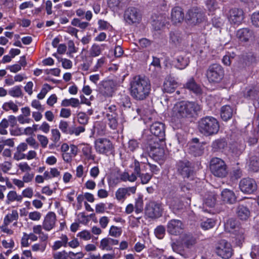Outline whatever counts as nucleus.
I'll list each match as a JSON object with an SVG mask.
<instances>
[{
  "label": "nucleus",
  "mask_w": 259,
  "mask_h": 259,
  "mask_svg": "<svg viewBox=\"0 0 259 259\" xmlns=\"http://www.w3.org/2000/svg\"><path fill=\"white\" fill-rule=\"evenodd\" d=\"M113 148L110 141L106 138H99L95 141L96 151L100 154H105L109 152Z\"/></svg>",
  "instance_id": "obj_12"
},
{
  "label": "nucleus",
  "mask_w": 259,
  "mask_h": 259,
  "mask_svg": "<svg viewBox=\"0 0 259 259\" xmlns=\"http://www.w3.org/2000/svg\"><path fill=\"white\" fill-rule=\"evenodd\" d=\"M12 168V163L10 161H5L0 163V170L5 174L8 173Z\"/></svg>",
  "instance_id": "obj_49"
},
{
  "label": "nucleus",
  "mask_w": 259,
  "mask_h": 259,
  "mask_svg": "<svg viewBox=\"0 0 259 259\" xmlns=\"http://www.w3.org/2000/svg\"><path fill=\"white\" fill-rule=\"evenodd\" d=\"M184 229V225L182 222L176 219L169 221L167 225V231L169 234L173 235H178L181 234Z\"/></svg>",
  "instance_id": "obj_13"
},
{
  "label": "nucleus",
  "mask_w": 259,
  "mask_h": 259,
  "mask_svg": "<svg viewBox=\"0 0 259 259\" xmlns=\"http://www.w3.org/2000/svg\"><path fill=\"white\" fill-rule=\"evenodd\" d=\"M206 6L209 12L212 13L217 8L218 4L215 0H207L206 2Z\"/></svg>",
  "instance_id": "obj_56"
},
{
  "label": "nucleus",
  "mask_w": 259,
  "mask_h": 259,
  "mask_svg": "<svg viewBox=\"0 0 259 259\" xmlns=\"http://www.w3.org/2000/svg\"><path fill=\"white\" fill-rule=\"evenodd\" d=\"M122 230L121 227H118L115 226H111L109 230V235L118 238L120 237L122 234Z\"/></svg>",
  "instance_id": "obj_43"
},
{
  "label": "nucleus",
  "mask_w": 259,
  "mask_h": 259,
  "mask_svg": "<svg viewBox=\"0 0 259 259\" xmlns=\"http://www.w3.org/2000/svg\"><path fill=\"white\" fill-rule=\"evenodd\" d=\"M189 62L187 58L180 56L177 58L176 66L179 69H183L188 66Z\"/></svg>",
  "instance_id": "obj_39"
},
{
  "label": "nucleus",
  "mask_w": 259,
  "mask_h": 259,
  "mask_svg": "<svg viewBox=\"0 0 259 259\" xmlns=\"http://www.w3.org/2000/svg\"><path fill=\"white\" fill-rule=\"evenodd\" d=\"M236 221L234 219H230L226 222L225 226L226 229H228L229 232H231V230L236 228Z\"/></svg>",
  "instance_id": "obj_63"
},
{
  "label": "nucleus",
  "mask_w": 259,
  "mask_h": 259,
  "mask_svg": "<svg viewBox=\"0 0 259 259\" xmlns=\"http://www.w3.org/2000/svg\"><path fill=\"white\" fill-rule=\"evenodd\" d=\"M87 100V98H81L80 102L76 98H70L69 99H65L62 101V106L65 107L71 106L73 107H76L80 103H85L88 105H89V102H86Z\"/></svg>",
  "instance_id": "obj_25"
},
{
  "label": "nucleus",
  "mask_w": 259,
  "mask_h": 259,
  "mask_svg": "<svg viewBox=\"0 0 259 259\" xmlns=\"http://www.w3.org/2000/svg\"><path fill=\"white\" fill-rule=\"evenodd\" d=\"M239 188L243 193L251 194L256 191L257 185L253 179L246 178L240 181Z\"/></svg>",
  "instance_id": "obj_9"
},
{
  "label": "nucleus",
  "mask_w": 259,
  "mask_h": 259,
  "mask_svg": "<svg viewBox=\"0 0 259 259\" xmlns=\"http://www.w3.org/2000/svg\"><path fill=\"white\" fill-rule=\"evenodd\" d=\"M78 122L82 125H85L88 122V117L86 114L80 112L77 115Z\"/></svg>",
  "instance_id": "obj_62"
},
{
  "label": "nucleus",
  "mask_w": 259,
  "mask_h": 259,
  "mask_svg": "<svg viewBox=\"0 0 259 259\" xmlns=\"http://www.w3.org/2000/svg\"><path fill=\"white\" fill-rule=\"evenodd\" d=\"M41 218V213L37 211H33L28 213V218L33 221H38Z\"/></svg>",
  "instance_id": "obj_58"
},
{
  "label": "nucleus",
  "mask_w": 259,
  "mask_h": 259,
  "mask_svg": "<svg viewBox=\"0 0 259 259\" xmlns=\"http://www.w3.org/2000/svg\"><path fill=\"white\" fill-rule=\"evenodd\" d=\"M19 218L18 212L16 210H12L11 212L8 213L4 218V222L6 224H10L13 221H17Z\"/></svg>",
  "instance_id": "obj_32"
},
{
  "label": "nucleus",
  "mask_w": 259,
  "mask_h": 259,
  "mask_svg": "<svg viewBox=\"0 0 259 259\" xmlns=\"http://www.w3.org/2000/svg\"><path fill=\"white\" fill-rule=\"evenodd\" d=\"M60 240L54 242L52 248L53 250H57L62 247H66L68 244V238L65 234H61Z\"/></svg>",
  "instance_id": "obj_28"
},
{
  "label": "nucleus",
  "mask_w": 259,
  "mask_h": 259,
  "mask_svg": "<svg viewBox=\"0 0 259 259\" xmlns=\"http://www.w3.org/2000/svg\"><path fill=\"white\" fill-rule=\"evenodd\" d=\"M182 40L181 34L177 32H171L169 35V41L175 46L179 45Z\"/></svg>",
  "instance_id": "obj_37"
},
{
  "label": "nucleus",
  "mask_w": 259,
  "mask_h": 259,
  "mask_svg": "<svg viewBox=\"0 0 259 259\" xmlns=\"http://www.w3.org/2000/svg\"><path fill=\"white\" fill-rule=\"evenodd\" d=\"M171 246L174 252L180 254L184 258H188L189 257V253H187L180 244L174 242L171 244Z\"/></svg>",
  "instance_id": "obj_33"
},
{
  "label": "nucleus",
  "mask_w": 259,
  "mask_h": 259,
  "mask_svg": "<svg viewBox=\"0 0 259 259\" xmlns=\"http://www.w3.org/2000/svg\"><path fill=\"white\" fill-rule=\"evenodd\" d=\"M139 147V142L134 139L130 140L128 143V149L131 151L134 152Z\"/></svg>",
  "instance_id": "obj_60"
},
{
  "label": "nucleus",
  "mask_w": 259,
  "mask_h": 259,
  "mask_svg": "<svg viewBox=\"0 0 259 259\" xmlns=\"http://www.w3.org/2000/svg\"><path fill=\"white\" fill-rule=\"evenodd\" d=\"M202 109V106L193 102L182 101L175 104L172 117L180 121L194 117Z\"/></svg>",
  "instance_id": "obj_1"
},
{
  "label": "nucleus",
  "mask_w": 259,
  "mask_h": 259,
  "mask_svg": "<svg viewBox=\"0 0 259 259\" xmlns=\"http://www.w3.org/2000/svg\"><path fill=\"white\" fill-rule=\"evenodd\" d=\"M119 243V241L110 237L104 238L100 241L99 248L102 250L111 251L113 249V246Z\"/></svg>",
  "instance_id": "obj_19"
},
{
  "label": "nucleus",
  "mask_w": 259,
  "mask_h": 259,
  "mask_svg": "<svg viewBox=\"0 0 259 259\" xmlns=\"http://www.w3.org/2000/svg\"><path fill=\"white\" fill-rule=\"evenodd\" d=\"M205 20V13L200 8L193 7L189 9L186 15L187 24L192 26L199 25Z\"/></svg>",
  "instance_id": "obj_4"
},
{
  "label": "nucleus",
  "mask_w": 259,
  "mask_h": 259,
  "mask_svg": "<svg viewBox=\"0 0 259 259\" xmlns=\"http://www.w3.org/2000/svg\"><path fill=\"white\" fill-rule=\"evenodd\" d=\"M83 155L89 160H94L95 156L92 154V148L89 145H84L82 149Z\"/></svg>",
  "instance_id": "obj_45"
},
{
  "label": "nucleus",
  "mask_w": 259,
  "mask_h": 259,
  "mask_svg": "<svg viewBox=\"0 0 259 259\" xmlns=\"http://www.w3.org/2000/svg\"><path fill=\"white\" fill-rule=\"evenodd\" d=\"M99 30H107L112 28L111 25L107 21L99 20L98 21Z\"/></svg>",
  "instance_id": "obj_61"
},
{
  "label": "nucleus",
  "mask_w": 259,
  "mask_h": 259,
  "mask_svg": "<svg viewBox=\"0 0 259 259\" xmlns=\"http://www.w3.org/2000/svg\"><path fill=\"white\" fill-rule=\"evenodd\" d=\"M101 53V47L99 45L94 44L90 50V54L92 57H96L99 56Z\"/></svg>",
  "instance_id": "obj_50"
},
{
  "label": "nucleus",
  "mask_w": 259,
  "mask_h": 259,
  "mask_svg": "<svg viewBox=\"0 0 259 259\" xmlns=\"http://www.w3.org/2000/svg\"><path fill=\"white\" fill-rule=\"evenodd\" d=\"M184 18V15L181 8L176 7L171 10V19L174 23L177 24L182 22Z\"/></svg>",
  "instance_id": "obj_22"
},
{
  "label": "nucleus",
  "mask_w": 259,
  "mask_h": 259,
  "mask_svg": "<svg viewBox=\"0 0 259 259\" xmlns=\"http://www.w3.org/2000/svg\"><path fill=\"white\" fill-rule=\"evenodd\" d=\"M256 61V58L254 54L249 52L243 55L240 59L239 62L242 67L249 66Z\"/></svg>",
  "instance_id": "obj_26"
},
{
  "label": "nucleus",
  "mask_w": 259,
  "mask_h": 259,
  "mask_svg": "<svg viewBox=\"0 0 259 259\" xmlns=\"http://www.w3.org/2000/svg\"><path fill=\"white\" fill-rule=\"evenodd\" d=\"M215 224V222L212 219H206L201 221L200 227L204 230L212 228Z\"/></svg>",
  "instance_id": "obj_41"
},
{
  "label": "nucleus",
  "mask_w": 259,
  "mask_h": 259,
  "mask_svg": "<svg viewBox=\"0 0 259 259\" xmlns=\"http://www.w3.org/2000/svg\"><path fill=\"white\" fill-rule=\"evenodd\" d=\"M216 253L224 259L230 258L233 253L232 245L225 240H221L215 248Z\"/></svg>",
  "instance_id": "obj_7"
},
{
  "label": "nucleus",
  "mask_w": 259,
  "mask_h": 259,
  "mask_svg": "<svg viewBox=\"0 0 259 259\" xmlns=\"http://www.w3.org/2000/svg\"><path fill=\"white\" fill-rule=\"evenodd\" d=\"M150 132L155 136L157 137L159 141H163L165 139L164 125L159 122L153 123L150 127Z\"/></svg>",
  "instance_id": "obj_16"
},
{
  "label": "nucleus",
  "mask_w": 259,
  "mask_h": 259,
  "mask_svg": "<svg viewBox=\"0 0 259 259\" xmlns=\"http://www.w3.org/2000/svg\"><path fill=\"white\" fill-rule=\"evenodd\" d=\"M233 115V109L228 105H225L222 107L221 111V116L222 119L224 121H227L230 119Z\"/></svg>",
  "instance_id": "obj_31"
},
{
  "label": "nucleus",
  "mask_w": 259,
  "mask_h": 259,
  "mask_svg": "<svg viewBox=\"0 0 259 259\" xmlns=\"http://www.w3.org/2000/svg\"><path fill=\"white\" fill-rule=\"evenodd\" d=\"M57 222L56 215L54 212H49L45 217L42 222L43 229L50 231L55 228Z\"/></svg>",
  "instance_id": "obj_15"
},
{
  "label": "nucleus",
  "mask_w": 259,
  "mask_h": 259,
  "mask_svg": "<svg viewBox=\"0 0 259 259\" xmlns=\"http://www.w3.org/2000/svg\"><path fill=\"white\" fill-rule=\"evenodd\" d=\"M210 169L214 176L219 178H224L228 174L227 165L224 161L217 157H214L210 160Z\"/></svg>",
  "instance_id": "obj_5"
},
{
  "label": "nucleus",
  "mask_w": 259,
  "mask_h": 259,
  "mask_svg": "<svg viewBox=\"0 0 259 259\" xmlns=\"http://www.w3.org/2000/svg\"><path fill=\"white\" fill-rule=\"evenodd\" d=\"M236 214L240 220L246 221L250 216V211L246 206L239 205L236 209Z\"/></svg>",
  "instance_id": "obj_24"
},
{
  "label": "nucleus",
  "mask_w": 259,
  "mask_h": 259,
  "mask_svg": "<svg viewBox=\"0 0 259 259\" xmlns=\"http://www.w3.org/2000/svg\"><path fill=\"white\" fill-rule=\"evenodd\" d=\"M249 167L253 171H259V157L256 156H252L250 159Z\"/></svg>",
  "instance_id": "obj_40"
},
{
  "label": "nucleus",
  "mask_w": 259,
  "mask_h": 259,
  "mask_svg": "<svg viewBox=\"0 0 259 259\" xmlns=\"http://www.w3.org/2000/svg\"><path fill=\"white\" fill-rule=\"evenodd\" d=\"M179 172L183 178H189L192 174L193 170L189 161H179L177 164Z\"/></svg>",
  "instance_id": "obj_17"
},
{
  "label": "nucleus",
  "mask_w": 259,
  "mask_h": 259,
  "mask_svg": "<svg viewBox=\"0 0 259 259\" xmlns=\"http://www.w3.org/2000/svg\"><path fill=\"white\" fill-rule=\"evenodd\" d=\"M124 19L129 24L137 23L140 21L141 15L137 9L130 7L125 11Z\"/></svg>",
  "instance_id": "obj_10"
},
{
  "label": "nucleus",
  "mask_w": 259,
  "mask_h": 259,
  "mask_svg": "<svg viewBox=\"0 0 259 259\" xmlns=\"http://www.w3.org/2000/svg\"><path fill=\"white\" fill-rule=\"evenodd\" d=\"M244 18V12L242 9L234 8L230 10L228 20L231 24L239 25L242 23Z\"/></svg>",
  "instance_id": "obj_11"
},
{
  "label": "nucleus",
  "mask_w": 259,
  "mask_h": 259,
  "mask_svg": "<svg viewBox=\"0 0 259 259\" xmlns=\"http://www.w3.org/2000/svg\"><path fill=\"white\" fill-rule=\"evenodd\" d=\"M116 116V114L114 113H112V114H107V117L108 121V124L109 127L112 130L116 129L118 125V122Z\"/></svg>",
  "instance_id": "obj_38"
},
{
  "label": "nucleus",
  "mask_w": 259,
  "mask_h": 259,
  "mask_svg": "<svg viewBox=\"0 0 259 259\" xmlns=\"http://www.w3.org/2000/svg\"><path fill=\"white\" fill-rule=\"evenodd\" d=\"M166 203L174 213L183 208V204L176 196L169 195L167 197Z\"/></svg>",
  "instance_id": "obj_18"
},
{
  "label": "nucleus",
  "mask_w": 259,
  "mask_h": 259,
  "mask_svg": "<svg viewBox=\"0 0 259 259\" xmlns=\"http://www.w3.org/2000/svg\"><path fill=\"white\" fill-rule=\"evenodd\" d=\"M2 245L6 249H13L15 247V242L12 238L3 239L2 241Z\"/></svg>",
  "instance_id": "obj_52"
},
{
  "label": "nucleus",
  "mask_w": 259,
  "mask_h": 259,
  "mask_svg": "<svg viewBox=\"0 0 259 259\" xmlns=\"http://www.w3.org/2000/svg\"><path fill=\"white\" fill-rule=\"evenodd\" d=\"M235 238L236 240L237 241V243L238 245H240L242 244V242L244 240L245 236H244V230L243 229L240 228L238 229V230H235Z\"/></svg>",
  "instance_id": "obj_46"
},
{
  "label": "nucleus",
  "mask_w": 259,
  "mask_h": 259,
  "mask_svg": "<svg viewBox=\"0 0 259 259\" xmlns=\"http://www.w3.org/2000/svg\"><path fill=\"white\" fill-rule=\"evenodd\" d=\"M21 202L22 201V196L18 194L16 191H10L7 196L5 203L7 205L11 204L14 202Z\"/></svg>",
  "instance_id": "obj_23"
},
{
  "label": "nucleus",
  "mask_w": 259,
  "mask_h": 259,
  "mask_svg": "<svg viewBox=\"0 0 259 259\" xmlns=\"http://www.w3.org/2000/svg\"><path fill=\"white\" fill-rule=\"evenodd\" d=\"M221 199L224 203L234 204L236 201L237 197L233 191L225 189L221 193Z\"/></svg>",
  "instance_id": "obj_21"
},
{
  "label": "nucleus",
  "mask_w": 259,
  "mask_h": 259,
  "mask_svg": "<svg viewBox=\"0 0 259 259\" xmlns=\"http://www.w3.org/2000/svg\"><path fill=\"white\" fill-rule=\"evenodd\" d=\"M152 175L149 173L141 174L139 177L140 178L142 184H147L151 179Z\"/></svg>",
  "instance_id": "obj_64"
},
{
  "label": "nucleus",
  "mask_w": 259,
  "mask_h": 259,
  "mask_svg": "<svg viewBox=\"0 0 259 259\" xmlns=\"http://www.w3.org/2000/svg\"><path fill=\"white\" fill-rule=\"evenodd\" d=\"M236 36L239 40L242 42L248 41L254 36L253 31L247 28L239 29L237 31Z\"/></svg>",
  "instance_id": "obj_20"
},
{
  "label": "nucleus",
  "mask_w": 259,
  "mask_h": 259,
  "mask_svg": "<svg viewBox=\"0 0 259 259\" xmlns=\"http://www.w3.org/2000/svg\"><path fill=\"white\" fill-rule=\"evenodd\" d=\"M37 139L42 148L47 147L49 143V139L46 136L38 134L37 135Z\"/></svg>",
  "instance_id": "obj_57"
},
{
  "label": "nucleus",
  "mask_w": 259,
  "mask_h": 259,
  "mask_svg": "<svg viewBox=\"0 0 259 259\" xmlns=\"http://www.w3.org/2000/svg\"><path fill=\"white\" fill-rule=\"evenodd\" d=\"M186 88L193 92L196 96L202 95L201 88L196 84L193 78H190L186 83Z\"/></svg>",
  "instance_id": "obj_27"
},
{
  "label": "nucleus",
  "mask_w": 259,
  "mask_h": 259,
  "mask_svg": "<svg viewBox=\"0 0 259 259\" xmlns=\"http://www.w3.org/2000/svg\"><path fill=\"white\" fill-rule=\"evenodd\" d=\"M151 90L149 79L145 76H136L131 82V93L132 96H147Z\"/></svg>",
  "instance_id": "obj_2"
},
{
  "label": "nucleus",
  "mask_w": 259,
  "mask_h": 259,
  "mask_svg": "<svg viewBox=\"0 0 259 259\" xmlns=\"http://www.w3.org/2000/svg\"><path fill=\"white\" fill-rule=\"evenodd\" d=\"M8 146L10 147L14 146V142L12 139H4L3 138H0V147H1V151H3L4 147Z\"/></svg>",
  "instance_id": "obj_48"
},
{
  "label": "nucleus",
  "mask_w": 259,
  "mask_h": 259,
  "mask_svg": "<svg viewBox=\"0 0 259 259\" xmlns=\"http://www.w3.org/2000/svg\"><path fill=\"white\" fill-rule=\"evenodd\" d=\"M165 231V229L164 226H159L155 229L154 233L157 238L158 239H162L164 236Z\"/></svg>",
  "instance_id": "obj_55"
},
{
  "label": "nucleus",
  "mask_w": 259,
  "mask_h": 259,
  "mask_svg": "<svg viewBox=\"0 0 259 259\" xmlns=\"http://www.w3.org/2000/svg\"><path fill=\"white\" fill-rule=\"evenodd\" d=\"M61 133L59 130L53 128L51 130V140L53 142V145L54 146H58V144L60 142Z\"/></svg>",
  "instance_id": "obj_35"
},
{
  "label": "nucleus",
  "mask_w": 259,
  "mask_h": 259,
  "mask_svg": "<svg viewBox=\"0 0 259 259\" xmlns=\"http://www.w3.org/2000/svg\"><path fill=\"white\" fill-rule=\"evenodd\" d=\"M59 128L62 133L66 134H70L71 127H69L68 122L61 120L59 124Z\"/></svg>",
  "instance_id": "obj_47"
},
{
  "label": "nucleus",
  "mask_w": 259,
  "mask_h": 259,
  "mask_svg": "<svg viewBox=\"0 0 259 259\" xmlns=\"http://www.w3.org/2000/svg\"><path fill=\"white\" fill-rule=\"evenodd\" d=\"M163 208L161 203L156 201H150L147 204L145 213L150 218H158L162 215Z\"/></svg>",
  "instance_id": "obj_8"
},
{
  "label": "nucleus",
  "mask_w": 259,
  "mask_h": 259,
  "mask_svg": "<svg viewBox=\"0 0 259 259\" xmlns=\"http://www.w3.org/2000/svg\"><path fill=\"white\" fill-rule=\"evenodd\" d=\"M46 243H37L31 246V249L33 251L44 252L46 248Z\"/></svg>",
  "instance_id": "obj_54"
},
{
  "label": "nucleus",
  "mask_w": 259,
  "mask_h": 259,
  "mask_svg": "<svg viewBox=\"0 0 259 259\" xmlns=\"http://www.w3.org/2000/svg\"><path fill=\"white\" fill-rule=\"evenodd\" d=\"M136 190V186L119 188L115 192V197L118 201H123L127 197L135 194Z\"/></svg>",
  "instance_id": "obj_14"
},
{
  "label": "nucleus",
  "mask_w": 259,
  "mask_h": 259,
  "mask_svg": "<svg viewBox=\"0 0 259 259\" xmlns=\"http://www.w3.org/2000/svg\"><path fill=\"white\" fill-rule=\"evenodd\" d=\"M227 146V143L224 139H218L213 141L211 147L214 151H218L223 149Z\"/></svg>",
  "instance_id": "obj_36"
},
{
  "label": "nucleus",
  "mask_w": 259,
  "mask_h": 259,
  "mask_svg": "<svg viewBox=\"0 0 259 259\" xmlns=\"http://www.w3.org/2000/svg\"><path fill=\"white\" fill-rule=\"evenodd\" d=\"M199 130L206 136L217 134L220 129L218 121L213 117L206 116L201 118L198 122Z\"/></svg>",
  "instance_id": "obj_3"
},
{
  "label": "nucleus",
  "mask_w": 259,
  "mask_h": 259,
  "mask_svg": "<svg viewBox=\"0 0 259 259\" xmlns=\"http://www.w3.org/2000/svg\"><path fill=\"white\" fill-rule=\"evenodd\" d=\"M53 258L54 259H68V252L64 250L57 252L53 254Z\"/></svg>",
  "instance_id": "obj_59"
},
{
  "label": "nucleus",
  "mask_w": 259,
  "mask_h": 259,
  "mask_svg": "<svg viewBox=\"0 0 259 259\" xmlns=\"http://www.w3.org/2000/svg\"><path fill=\"white\" fill-rule=\"evenodd\" d=\"M112 83L110 81H105L102 82V85L104 88V90L102 92L104 93L107 96H111V93L113 92V87H112Z\"/></svg>",
  "instance_id": "obj_44"
},
{
  "label": "nucleus",
  "mask_w": 259,
  "mask_h": 259,
  "mask_svg": "<svg viewBox=\"0 0 259 259\" xmlns=\"http://www.w3.org/2000/svg\"><path fill=\"white\" fill-rule=\"evenodd\" d=\"M177 87V82L170 77H168L163 84V90L167 93H172Z\"/></svg>",
  "instance_id": "obj_29"
},
{
  "label": "nucleus",
  "mask_w": 259,
  "mask_h": 259,
  "mask_svg": "<svg viewBox=\"0 0 259 259\" xmlns=\"http://www.w3.org/2000/svg\"><path fill=\"white\" fill-rule=\"evenodd\" d=\"M182 240L187 248H191L196 243V238L190 234H185L182 237Z\"/></svg>",
  "instance_id": "obj_30"
},
{
  "label": "nucleus",
  "mask_w": 259,
  "mask_h": 259,
  "mask_svg": "<svg viewBox=\"0 0 259 259\" xmlns=\"http://www.w3.org/2000/svg\"><path fill=\"white\" fill-rule=\"evenodd\" d=\"M9 94L13 97H19L22 95V90L20 86H15L10 90Z\"/></svg>",
  "instance_id": "obj_51"
},
{
  "label": "nucleus",
  "mask_w": 259,
  "mask_h": 259,
  "mask_svg": "<svg viewBox=\"0 0 259 259\" xmlns=\"http://www.w3.org/2000/svg\"><path fill=\"white\" fill-rule=\"evenodd\" d=\"M216 199L217 198L215 196L211 194L207 198L205 199V204L210 207H212L215 204Z\"/></svg>",
  "instance_id": "obj_53"
},
{
  "label": "nucleus",
  "mask_w": 259,
  "mask_h": 259,
  "mask_svg": "<svg viewBox=\"0 0 259 259\" xmlns=\"http://www.w3.org/2000/svg\"><path fill=\"white\" fill-rule=\"evenodd\" d=\"M119 179L123 182H134L137 180V175L135 174L130 175L127 171H123L119 174Z\"/></svg>",
  "instance_id": "obj_34"
},
{
  "label": "nucleus",
  "mask_w": 259,
  "mask_h": 259,
  "mask_svg": "<svg viewBox=\"0 0 259 259\" xmlns=\"http://www.w3.org/2000/svg\"><path fill=\"white\" fill-rule=\"evenodd\" d=\"M223 68L218 64H213L209 66L206 71V76L210 82H219L223 78Z\"/></svg>",
  "instance_id": "obj_6"
},
{
  "label": "nucleus",
  "mask_w": 259,
  "mask_h": 259,
  "mask_svg": "<svg viewBox=\"0 0 259 259\" xmlns=\"http://www.w3.org/2000/svg\"><path fill=\"white\" fill-rule=\"evenodd\" d=\"M3 109L6 111L12 110L13 112L16 113L18 111V105L13 101H10L3 104Z\"/></svg>",
  "instance_id": "obj_42"
}]
</instances>
